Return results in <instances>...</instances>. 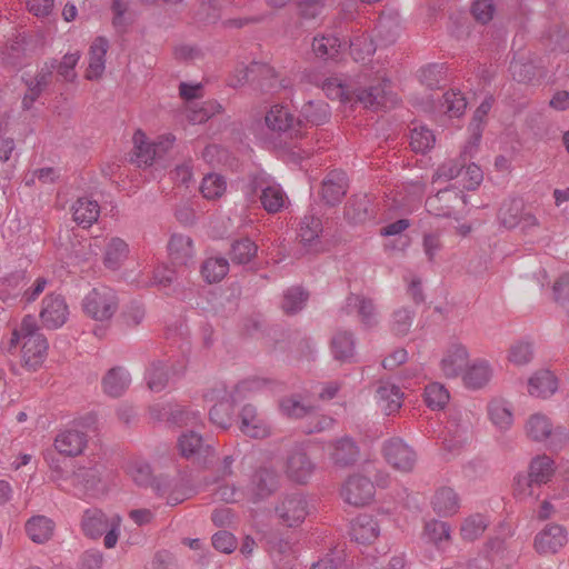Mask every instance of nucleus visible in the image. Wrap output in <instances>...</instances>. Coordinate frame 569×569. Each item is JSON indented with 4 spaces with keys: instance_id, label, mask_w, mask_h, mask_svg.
I'll return each instance as SVG.
<instances>
[{
    "instance_id": "nucleus-1",
    "label": "nucleus",
    "mask_w": 569,
    "mask_h": 569,
    "mask_svg": "<svg viewBox=\"0 0 569 569\" xmlns=\"http://www.w3.org/2000/svg\"><path fill=\"white\" fill-rule=\"evenodd\" d=\"M21 346V358L28 370H37L44 361L48 341L41 333L34 316L27 315L11 333L9 351Z\"/></svg>"
},
{
    "instance_id": "nucleus-2",
    "label": "nucleus",
    "mask_w": 569,
    "mask_h": 569,
    "mask_svg": "<svg viewBox=\"0 0 569 569\" xmlns=\"http://www.w3.org/2000/svg\"><path fill=\"white\" fill-rule=\"evenodd\" d=\"M248 81L257 82V87L264 92H277L288 87L284 79L278 80L272 67L261 62H252L249 66H238L230 77L229 86L238 88L242 87Z\"/></svg>"
},
{
    "instance_id": "nucleus-3",
    "label": "nucleus",
    "mask_w": 569,
    "mask_h": 569,
    "mask_svg": "<svg viewBox=\"0 0 569 569\" xmlns=\"http://www.w3.org/2000/svg\"><path fill=\"white\" fill-rule=\"evenodd\" d=\"M120 526V516L112 515L108 517L102 510L97 508L87 509L81 519L83 533L91 539H97L104 533L103 545L108 549L117 545Z\"/></svg>"
},
{
    "instance_id": "nucleus-4",
    "label": "nucleus",
    "mask_w": 569,
    "mask_h": 569,
    "mask_svg": "<svg viewBox=\"0 0 569 569\" xmlns=\"http://www.w3.org/2000/svg\"><path fill=\"white\" fill-rule=\"evenodd\" d=\"M525 431L529 439L536 442H546L552 450L562 449L569 441V431L566 427L553 426L546 415L539 412L528 418Z\"/></svg>"
},
{
    "instance_id": "nucleus-5",
    "label": "nucleus",
    "mask_w": 569,
    "mask_h": 569,
    "mask_svg": "<svg viewBox=\"0 0 569 569\" xmlns=\"http://www.w3.org/2000/svg\"><path fill=\"white\" fill-rule=\"evenodd\" d=\"M264 124L267 134L274 140V144L286 143L288 139L298 137L300 133V121L281 104L270 107L264 116Z\"/></svg>"
},
{
    "instance_id": "nucleus-6",
    "label": "nucleus",
    "mask_w": 569,
    "mask_h": 569,
    "mask_svg": "<svg viewBox=\"0 0 569 569\" xmlns=\"http://www.w3.org/2000/svg\"><path fill=\"white\" fill-rule=\"evenodd\" d=\"M118 306L119 299L116 291L107 286L92 288L82 299L83 312L97 321L111 319Z\"/></svg>"
},
{
    "instance_id": "nucleus-7",
    "label": "nucleus",
    "mask_w": 569,
    "mask_h": 569,
    "mask_svg": "<svg viewBox=\"0 0 569 569\" xmlns=\"http://www.w3.org/2000/svg\"><path fill=\"white\" fill-rule=\"evenodd\" d=\"M248 189L252 194L259 193L261 206L268 213H277L286 204L287 194L281 186L264 173L253 176Z\"/></svg>"
},
{
    "instance_id": "nucleus-8",
    "label": "nucleus",
    "mask_w": 569,
    "mask_h": 569,
    "mask_svg": "<svg viewBox=\"0 0 569 569\" xmlns=\"http://www.w3.org/2000/svg\"><path fill=\"white\" fill-rule=\"evenodd\" d=\"M278 488V472L272 468L261 467L253 471L244 487L247 501L259 503L272 496Z\"/></svg>"
},
{
    "instance_id": "nucleus-9",
    "label": "nucleus",
    "mask_w": 569,
    "mask_h": 569,
    "mask_svg": "<svg viewBox=\"0 0 569 569\" xmlns=\"http://www.w3.org/2000/svg\"><path fill=\"white\" fill-rule=\"evenodd\" d=\"M466 206V196L455 187L442 189L426 200L427 211L436 217H452Z\"/></svg>"
},
{
    "instance_id": "nucleus-10",
    "label": "nucleus",
    "mask_w": 569,
    "mask_h": 569,
    "mask_svg": "<svg viewBox=\"0 0 569 569\" xmlns=\"http://www.w3.org/2000/svg\"><path fill=\"white\" fill-rule=\"evenodd\" d=\"M176 138L167 134L152 144L146 141V136L141 130H137L133 134L134 142V162L141 166H151L173 146Z\"/></svg>"
},
{
    "instance_id": "nucleus-11",
    "label": "nucleus",
    "mask_w": 569,
    "mask_h": 569,
    "mask_svg": "<svg viewBox=\"0 0 569 569\" xmlns=\"http://www.w3.org/2000/svg\"><path fill=\"white\" fill-rule=\"evenodd\" d=\"M71 482L76 493L81 497H96L103 491L101 467L91 461L79 465L72 472Z\"/></svg>"
},
{
    "instance_id": "nucleus-12",
    "label": "nucleus",
    "mask_w": 569,
    "mask_h": 569,
    "mask_svg": "<svg viewBox=\"0 0 569 569\" xmlns=\"http://www.w3.org/2000/svg\"><path fill=\"white\" fill-rule=\"evenodd\" d=\"M341 497L348 505L363 507L373 500L375 485L365 476H350L342 486Z\"/></svg>"
},
{
    "instance_id": "nucleus-13",
    "label": "nucleus",
    "mask_w": 569,
    "mask_h": 569,
    "mask_svg": "<svg viewBox=\"0 0 569 569\" xmlns=\"http://www.w3.org/2000/svg\"><path fill=\"white\" fill-rule=\"evenodd\" d=\"M382 452L387 462L402 472L411 471L417 461L416 452L400 438L387 440Z\"/></svg>"
},
{
    "instance_id": "nucleus-14",
    "label": "nucleus",
    "mask_w": 569,
    "mask_h": 569,
    "mask_svg": "<svg viewBox=\"0 0 569 569\" xmlns=\"http://www.w3.org/2000/svg\"><path fill=\"white\" fill-rule=\"evenodd\" d=\"M40 319L44 328L58 329L62 327L69 317V307L61 295H48L42 300Z\"/></svg>"
},
{
    "instance_id": "nucleus-15",
    "label": "nucleus",
    "mask_w": 569,
    "mask_h": 569,
    "mask_svg": "<svg viewBox=\"0 0 569 569\" xmlns=\"http://www.w3.org/2000/svg\"><path fill=\"white\" fill-rule=\"evenodd\" d=\"M355 96L357 102L371 110L387 109L393 107L398 101L388 81L367 89H359Z\"/></svg>"
},
{
    "instance_id": "nucleus-16",
    "label": "nucleus",
    "mask_w": 569,
    "mask_h": 569,
    "mask_svg": "<svg viewBox=\"0 0 569 569\" xmlns=\"http://www.w3.org/2000/svg\"><path fill=\"white\" fill-rule=\"evenodd\" d=\"M54 72V63L48 60L38 69L34 77L24 79L27 92L22 99V108L26 110L31 109L33 103L42 94V92L52 82Z\"/></svg>"
},
{
    "instance_id": "nucleus-17",
    "label": "nucleus",
    "mask_w": 569,
    "mask_h": 569,
    "mask_svg": "<svg viewBox=\"0 0 569 569\" xmlns=\"http://www.w3.org/2000/svg\"><path fill=\"white\" fill-rule=\"evenodd\" d=\"M567 541L565 528L560 525L549 523L536 535L533 547L539 555L548 556L557 553Z\"/></svg>"
},
{
    "instance_id": "nucleus-18",
    "label": "nucleus",
    "mask_w": 569,
    "mask_h": 569,
    "mask_svg": "<svg viewBox=\"0 0 569 569\" xmlns=\"http://www.w3.org/2000/svg\"><path fill=\"white\" fill-rule=\"evenodd\" d=\"M276 513L286 526H298L308 515L307 500L300 493L287 495L276 507Z\"/></svg>"
},
{
    "instance_id": "nucleus-19",
    "label": "nucleus",
    "mask_w": 569,
    "mask_h": 569,
    "mask_svg": "<svg viewBox=\"0 0 569 569\" xmlns=\"http://www.w3.org/2000/svg\"><path fill=\"white\" fill-rule=\"evenodd\" d=\"M178 449L182 457L198 463H206L208 458L213 455V448L210 445H204L202 437L193 430L183 432L179 437Z\"/></svg>"
},
{
    "instance_id": "nucleus-20",
    "label": "nucleus",
    "mask_w": 569,
    "mask_h": 569,
    "mask_svg": "<svg viewBox=\"0 0 569 569\" xmlns=\"http://www.w3.org/2000/svg\"><path fill=\"white\" fill-rule=\"evenodd\" d=\"M88 443V436L77 427L60 431L54 438V448L61 455L74 457L82 453Z\"/></svg>"
},
{
    "instance_id": "nucleus-21",
    "label": "nucleus",
    "mask_w": 569,
    "mask_h": 569,
    "mask_svg": "<svg viewBox=\"0 0 569 569\" xmlns=\"http://www.w3.org/2000/svg\"><path fill=\"white\" fill-rule=\"evenodd\" d=\"M468 360L467 348L459 342H453L446 349L440 361V369L445 377L456 378L467 368Z\"/></svg>"
},
{
    "instance_id": "nucleus-22",
    "label": "nucleus",
    "mask_w": 569,
    "mask_h": 569,
    "mask_svg": "<svg viewBox=\"0 0 569 569\" xmlns=\"http://www.w3.org/2000/svg\"><path fill=\"white\" fill-rule=\"evenodd\" d=\"M380 531L378 520L371 515H359L350 522L349 535L352 540L361 545L375 542L380 536Z\"/></svg>"
},
{
    "instance_id": "nucleus-23",
    "label": "nucleus",
    "mask_w": 569,
    "mask_h": 569,
    "mask_svg": "<svg viewBox=\"0 0 569 569\" xmlns=\"http://www.w3.org/2000/svg\"><path fill=\"white\" fill-rule=\"evenodd\" d=\"M240 430L243 435L254 439L266 438L270 433L264 417L252 405H246L240 412Z\"/></svg>"
},
{
    "instance_id": "nucleus-24",
    "label": "nucleus",
    "mask_w": 569,
    "mask_h": 569,
    "mask_svg": "<svg viewBox=\"0 0 569 569\" xmlns=\"http://www.w3.org/2000/svg\"><path fill=\"white\" fill-rule=\"evenodd\" d=\"M343 309L349 315L356 312L361 323L367 328L375 327L379 322L378 312L373 301L363 296L355 293L349 295L346 298Z\"/></svg>"
},
{
    "instance_id": "nucleus-25",
    "label": "nucleus",
    "mask_w": 569,
    "mask_h": 569,
    "mask_svg": "<svg viewBox=\"0 0 569 569\" xmlns=\"http://www.w3.org/2000/svg\"><path fill=\"white\" fill-rule=\"evenodd\" d=\"M332 358L341 363L352 362L356 359V338L353 332L338 330L329 342Z\"/></svg>"
},
{
    "instance_id": "nucleus-26",
    "label": "nucleus",
    "mask_w": 569,
    "mask_h": 569,
    "mask_svg": "<svg viewBox=\"0 0 569 569\" xmlns=\"http://www.w3.org/2000/svg\"><path fill=\"white\" fill-rule=\"evenodd\" d=\"M348 179L343 171L331 170L322 180V200L327 204L335 206L346 196Z\"/></svg>"
},
{
    "instance_id": "nucleus-27",
    "label": "nucleus",
    "mask_w": 569,
    "mask_h": 569,
    "mask_svg": "<svg viewBox=\"0 0 569 569\" xmlns=\"http://www.w3.org/2000/svg\"><path fill=\"white\" fill-rule=\"evenodd\" d=\"M171 261L178 266H188L193 261L194 249L190 237L174 233L168 243Z\"/></svg>"
},
{
    "instance_id": "nucleus-28",
    "label": "nucleus",
    "mask_w": 569,
    "mask_h": 569,
    "mask_svg": "<svg viewBox=\"0 0 569 569\" xmlns=\"http://www.w3.org/2000/svg\"><path fill=\"white\" fill-rule=\"evenodd\" d=\"M109 48V42L103 37H98L89 50V66L86 78L89 80L98 79L102 76L106 68V54Z\"/></svg>"
},
{
    "instance_id": "nucleus-29",
    "label": "nucleus",
    "mask_w": 569,
    "mask_h": 569,
    "mask_svg": "<svg viewBox=\"0 0 569 569\" xmlns=\"http://www.w3.org/2000/svg\"><path fill=\"white\" fill-rule=\"evenodd\" d=\"M74 222L82 228L91 227L99 218L100 206L96 200L82 197L71 207Z\"/></svg>"
},
{
    "instance_id": "nucleus-30",
    "label": "nucleus",
    "mask_w": 569,
    "mask_h": 569,
    "mask_svg": "<svg viewBox=\"0 0 569 569\" xmlns=\"http://www.w3.org/2000/svg\"><path fill=\"white\" fill-rule=\"evenodd\" d=\"M558 389L557 379L549 370H539L528 380V392L532 397L548 398Z\"/></svg>"
},
{
    "instance_id": "nucleus-31",
    "label": "nucleus",
    "mask_w": 569,
    "mask_h": 569,
    "mask_svg": "<svg viewBox=\"0 0 569 569\" xmlns=\"http://www.w3.org/2000/svg\"><path fill=\"white\" fill-rule=\"evenodd\" d=\"M281 412L295 419H300L312 415L316 411L315 405L307 397L301 395H291L280 401Z\"/></svg>"
},
{
    "instance_id": "nucleus-32",
    "label": "nucleus",
    "mask_w": 569,
    "mask_h": 569,
    "mask_svg": "<svg viewBox=\"0 0 569 569\" xmlns=\"http://www.w3.org/2000/svg\"><path fill=\"white\" fill-rule=\"evenodd\" d=\"M131 377L123 367L111 368L102 379L103 391L110 397H120L129 387Z\"/></svg>"
},
{
    "instance_id": "nucleus-33",
    "label": "nucleus",
    "mask_w": 569,
    "mask_h": 569,
    "mask_svg": "<svg viewBox=\"0 0 569 569\" xmlns=\"http://www.w3.org/2000/svg\"><path fill=\"white\" fill-rule=\"evenodd\" d=\"M492 377V369L486 360H476L466 368L462 380L469 389L485 387Z\"/></svg>"
},
{
    "instance_id": "nucleus-34",
    "label": "nucleus",
    "mask_w": 569,
    "mask_h": 569,
    "mask_svg": "<svg viewBox=\"0 0 569 569\" xmlns=\"http://www.w3.org/2000/svg\"><path fill=\"white\" fill-rule=\"evenodd\" d=\"M320 234V210L311 207L301 220L299 228V238L301 243L308 248L313 242L317 243Z\"/></svg>"
},
{
    "instance_id": "nucleus-35",
    "label": "nucleus",
    "mask_w": 569,
    "mask_h": 569,
    "mask_svg": "<svg viewBox=\"0 0 569 569\" xmlns=\"http://www.w3.org/2000/svg\"><path fill=\"white\" fill-rule=\"evenodd\" d=\"M402 397L400 388L390 382L382 383L377 390L379 407L386 415H392L401 408Z\"/></svg>"
},
{
    "instance_id": "nucleus-36",
    "label": "nucleus",
    "mask_w": 569,
    "mask_h": 569,
    "mask_svg": "<svg viewBox=\"0 0 569 569\" xmlns=\"http://www.w3.org/2000/svg\"><path fill=\"white\" fill-rule=\"evenodd\" d=\"M488 417L499 431H507L513 423L511 406L502 399H493L488 405Z\"/></svg>"
},
{
    "instance_id": "nucleus-37",
    "label": "nucleus",
    "mask_w": 569,
    "mask_h": 569,
    "mask_svg": "<svg viewBox=\"0 0 569 569\" xmlns=\"http://www.w3.org/2000/svg\"><path fill=\"white\" fill-rule=\"evenodd\" d=\"M53 531L54 522L46 516H33L26 522V532L36 543L47 542Z\"/></svg>"
},
{
    "instance_id": "nucleus-38",
    "label": "nucleus",
    "mask_w": 569,
    "mask_h": 569,
    "mask_svg": "<svg viewBox=\"0 0 569 569\" xmlns=\"http://www.w3.org/2000/svg\"><path fill=\"white\" fill-rule=\"evenodd\" d=\"M312 471V463L301 450H295L287 461L288 477L297 482H305Z\"/></svg>"
},
{
    "instance_id": "nucleus-39",
    "label": "nucleus",
    "mask_w": 569,
    "mask_h": 569,
    "mask_svg": "<svg viewBox=\"0 0 569 569\" xmlns=\"http://www.w3.org/2000/svg\"><path fill=\"white\" fill-rule=\"evenodd\" d=\"M129 247L124 240L114 237L106 244L103 263L110 270H118L128 258Z\"/></svg>"
},
{
    "instance_id": "nucleus-40",
    "label": "nucleus",
    "mask_w": 569,
    "mask_h": 569,
    "mask_svg": "<svg viewBox=\"0 0 569 569\" xmlns=\"http://www.w3.org/2000/svg\"><path fill=\"white\" fill-rule=\"evenodd\" d=\"M459 498L451 488H440L432 498V508L439 516H452L459 510Z\"/></svg>"
},
{
    "instance_id": "nucleus-41",
    "label": "nucleus",
    "mask_w": 569,
    "mask_h": 569,
    "mask_svg": "<svg viewBox=\"0 0 569 569\" xmlns=\"http://www.w3.org/2000/svg\"><path fill=\"white\" fill-rule=\"evenodd\" d=\"M555 473V461L547 455L537 456L529 465V476L536 485H543L551 480Z\"/></svg>"
},
{
    "instance_id": "nucleus-42",
    "label": "nucleus",
    "mask_w": 569,
    "mask_h": 569,
    "mask_svg": "<svg viewBox=\"0 0 569 569\" xmlns=\"http://www.w3.org/2000/svg\"><path fill=\"white\" fill-rule=\"evenodd\" d=\"M258 252V246L250 238H241L231 243L229 251L230 260L236 264L251 262Z\"/></svg>"
},
{
    "instance_id": "nucleus-43",
    "label": "nucleus",
    "mask_w": 569,
    "mask_h": 569,
    "mask_svg": "<svg viewBox=\"0 0 569 569\" xmlns=\"http://www.w3.org/2000/svg\"><path fill=\"white\" fill-rule=\"evenodd\" d=\"M401 32V22L398 14H382L377 24V33L385 44L396 41Z\"/></svg>"
},
{
    "instance_id": "nucleus-44",
    "label": "nucleus",
    "mask_w": 569,
    "mask_h": 569,
    "mask_svg": "<svg viewBox=\"0 0 569 569\" xmlns=\"http://www.w3.org/2000/svg\"><path fill=\"white\" fill-rule=\"evenodd\" d=\"M229 271V261L223 257L208 258L201 266V273L209 283L221 281Z\"/></svg>"
},
{
    "instance_id": "nucleus-45",
    "label": "nucleus",
    "mask_w": 569,
    "mask_h": 569,
    "mask_svg": "<svg viewBox=\"0 0 569 569\" xmlns=\"http://www.w3.org/2000/svg\"><path fill=\"white\" fill-rule=\"evenodd\" d=\"M309 298V293L300 286L288 288L283 292L282 310L287 315H295L303 309Z\"/></svg>"
},
{
    "instance_id": "nucleus-46",
    "label": "nucleus",
    "mask_w": 569,
    "mask_h": 569,
    "mask_svg": "<svg viewBox=\"0 0 569 569\" xmlns=\"http://www.w3.org/2000/svg\"><path fill=\"white\" fill-rule=\"evenodd\" d=\"M489 525V520L481 513H475L467 517L460 527V535L462 539L473 541L478 539Z\"/></svg>"
},
{
    "instance_id": "nucleus-47",
    "label": "nucleus",
    "mask_w": 569,
    "mask_h": 569,
    "mask_svg": "<svg viewBox=\"0 0 569 569\" xmlns=\"http://www.w3.org/2000/svg\"><path fill=\"white\" fill-rule=\"evenodd\" d=\"M450 526L440 520H429L425 523L422 538L437 547H439L443 541H449L450 539Z\"/></svg>"
},
{
    "instance_id": "nucleus-48",
    "label": "nucleus",
    "mask_w": 569,
    "mask_h": 569,
    "mask_svg": "<svg viewBox=\"0 0 569 569\" xmlns=\"http://www.w3.org/2000/svg\"><path fill=\"white\" fill-rule=\"evenodd\" d=\"M177 487L178 481L167 477H160L156 479L153 485V489L157 495L160 497H166L167 505L169 506H177L186 499L184 495L177 490Z\"/></svg>"
},
{
    "instance_id": "nucleus-49",
    "label": "nucleus",
    "mask_w": 569,
    "mask_h": 569,
    "mask_svg": "<svg viewBox=\"0 0 569 569\" xmlns=\"http://www.w3.org/2000/svg\"><path fill=\"white\" fill-rule=\"evenodd\" d=\"M467 108V100L460 91L450 90L443 94L440 109L450 118H459Z\"/></svg>"
},
{
    "instance_id": "nucleus-50",
    "label": "nucleus",
    "mask_w": 569,
    "mask_h": 569,
    "mask_svg": "<svg viewBox=\"0 0 569 569\" xmlns=\"http://www.w3.org/2000/svg\"><path fill=\"white\" fill-rule=\"evenodd\" d=\"M450 400L447 388L439 382H431L425 388V402L432 410L443 409Z\"/></svg>"
},
{
    "instance_id": "nucleus-51",
    "label": "nucleus",
    "mask_w": 569,
    "mask_h": 569,
    "mask_svg": "<svg viewBox=\"0 0 569 569\" xmlns=\"http://www.w3.org/2000/svg\"><path fill=\"white\" fill-rule=\"evenodd\" d=\"M522 203L520 200L512 199L505 201L498 212V220L507 229H512L520 223Z\"/></svg>"
},
{
    "instance_id": "nucleus-52",
    "label": "nucleus",
    "mask_w": 569,
    "mask_h": 569,
    "mask_svg": "<svg viewBox=\"0 0 569 569\" xmlns=\"http://www.w3.org/2000/svg\"><path fill=\"white\" fill-rule=\"evenodd\" d=\"M79 59L80 52L76 51L72 53H66L60 61L54 58L49 59L48 61L54 63V71H57L59 78L67 82H73L77 77L74 68L79 62Z\"/></svg>"
},
{
    "instance_id": "nucleus-53",
    "label": "nucleus",
    "mask_w": 569,
    "mask_h": 569,
    "mask_svg": "<svg viewBox=\"0 0 569 569\" xmlns=\"http://www.w3.org/2000/svg\"><path fill=\"white\" fill-rule=\"evenodd\" d=\"M436 142L433 132L426 126H417L412 128L410 134V146L415 152L426 153Z\"/></svg>"
},
{
    "instance_id": "nucleus-54",
    "label": "nucleus",
    "mask_w": 569,
    "mask_h": 569,
    "mask_svg": "<svg viewBox=\"0 0 569 569\" xmlns=\"http://www.w3.org/2000/svg\"><path fill=\"white\" fill-rule=\"evenodd\" d=\"M233 403L232 398L217 402L209 411L210 421L221 429L230 427L233 416Z\"/></svg>"
},
{
    "instance_id": "nucleus-55",
    "label": "nucleus",
    "mask_w": 569,
    "mask_h": 569,
    "mask_svg": "<svg viewBox=\"0 0 569 569\" xmlns=\"http://www.w3.org/2000/svg\"><path fill=\"white\" fill-rule=\"evenodd\" d=\"M146 380L150 390L159 392L168 383L169 375L162 361H153L146 372Z\"/></svg>"
},
{
    "instance_id": "nucleus-56",
    "label": "nucleus",
    "mask_w": 569,
    "mask_h": 569,
    "mask_svg": "<svg viewBox=\"0 0 569 569\" xmlns=\"http://www.w3.org/2000/svg\"><path fill=\"white\" fill-rule=\"evenodd\" d=\"M267 385V380L252 377L240 381L233 389L230 398L233 402L241 401L242 399L262 390Z\"/></svg>"
},
{
    "instance_id": "nucleus-57",
    "label": "nucleus",
    "mask_w": 569,
    "mask_h": 569,
    "mask_svg": "<svg viewBox=\"0 0 569 569\" xmlns=\"http://www.w3.org/2000/svg\"><path fill=\"white\" fill-rule=\"evenodd\" d=\"M332 457L336 462L349 465L358 457V448L349 438H342L333 446Z\"/></svg>"
},
{
    "instance_id": "nucleus-58",
    "label": "nucleus",
    "mask_w": 569,
    "mask_h": 569,
    "mask_svg": "<svg viewBox=\"0 0 569 569\" xmlns=\"http://www.w3.org/2000/svg\"><path fill=\"white\" fill-rule=\"evenodd\" d=\"M200 191L206 199H217L224 193L226 181L219 174L209 173L202 179Z\"/></svg>"
},
{
    "instance_id": "nucleus-59",
    "label": "nucleus",
    "mask_w": 569,
    "mask_h": 569,
    "mask_svg": "<svg viewBox=\"0 0 569 569\" xmlns=\"http://www.w3.org/2000/svg\"><path fill=\"white\" fill-rule=\"evenodd\" d=\"M415 312L409 308H399L392 312L391 330L397 336H406L412 325Z\"/></svg>"
},
{
    "instance_id": "nucleus-60",
    "label": "nucleus",
    "mask_w": 569,
    "mask_h": 569,
    "mask_svg": "<svg viewBox=\"0 0 569 569\" xmlns=\"http://www.w3.org/2000/svg\"><path fill=\"white\" fill-rule=\"evenodd\" d=\"M540 486L531 479L529 475H518L513 481L515 496L520 500L539 497Z\"/></svg>"
},
{
    "instance_id": "nucleus-61",
    "label": "nucleus",
    "mask_w": 569,
    "mask_h": 569,
    "mask_svg": "<svg viewBox=\"0 0 569 569\" xmlns=\"http://www.w3.org/2000/svg\"><path fill=\"white\" fill-rule=\"evenodd\" d=\"M350 52L356 61H363L376 51L373 40L366 34L356 37L350 41Z\"/></svg>"
},
{
    "instance_id": "nucleus-62",
    "label": "nucleus",
    "mask_w": 569,
    "mask_h": 569,
    "mask_svg": "<svg viewBox=\"0 0 569 569\" xmlns=\"http://www.w3.org/2000/svg\"><path fill=\"white\" fill-rule=\"evenodd\" d=\"M128 473L140 487H144L150 483L154 485L156 482V480L152 482V470L150 465L142 460L132 461L128 467Z\"/></svg>"
},
{
    "instance_id": "nucleus-63",
    "label": "nucleus",
    "mask_w": 569,
    "mask_h": 569,
    "mask_svg": "<svg viewBox=\"0 0 569 569\" xmlns=\"http://www.w3.org/2000/svg\"><path fill=\"white\" fill-rule=\"evenodd\" d=\"M129 9L128 0H113L111 4V10L113 13L112 17V26L117 30V32L122 33L127 30L131 20L127 14Z\"/></svg>"
},
{
    "instance_id": "nucleus-64",
    "label": "nucleus",
    "mask_w": 569,
    "mask_h": 569,
    "mask_svg": "<svg viewBox=\"0 0 569 569\" xmlns=\"http://www.w3.org/2000/svg\"><path fill=\"white\" fill-rule=\"evenodd\" d=\"M510 71L515 80L518 82H529L536 76V67L531 61L522 59L512 60Z\"/></svg>"
}]
</instances>
